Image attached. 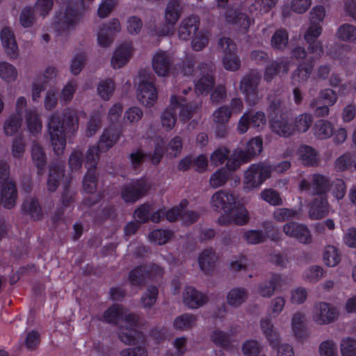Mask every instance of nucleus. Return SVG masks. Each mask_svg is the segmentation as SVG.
I'll return each instance as SVG.
<instances>
[{
  "instance_id": "obj_1",
  "label": "nucleus",
  "mask_w": 356,
  "mask_h": 356,
  "mask_svg": "<svg viewBox=\"0 0 356 356\" xmlns=\"http://www.w3.org/2000/svg\"><path fill=\"white\" fill-rule=\"evenodd\" d=\"M102 321L119 325V337L126 344L144 343L142 332L136 330L139 318L134 314L127 313L119 305H113L106 310Z\"/></svg>"
},
{
  "instance_id": "obj_2",
  "label": "nucleus",
  "mask_w": 356,
  "mask_h": 356,
  "mask_svg": "<svg viewBox=\"0 0 356 356\" xmlns=\"http://www.w3.org/2000/svg\"><path fill=\"white\" fill-rule=\"evenodd\" d=\"M78 128L76 113L74 111H69L65 115L64 122L61 124L60 117L58 114L50 116L48 123V132L51 138V143L54 153L61 155L65 148V133L74 131Z\"/></svg>"
},
{
  "instance_id": "obj_3",
  "label": "nucleus",
  "mask_w": 356,
  "mask_h": 356,
  "mask_svg": "<svg viewBox=\"0 0 356 356\" xmlns=\"http://www.w3.org/2000/svg\"><path fill=\"white\" fill-rule=\"evenodd\" d=\"M184 99L177 95H172L170 98V107L166 109L161 115V123L163 127L167 130L172 129L176 122L175 112L179 111V118L181 121L186 122L188 120L193 113L197 112L201 105L196 104L191 107L183 104Z\"/></svg>"
},
{
  "instance_id": "obj_4",
  "label": "nucleus",
  "mask_w": 356,
  "mask_h": 356,
  "mask_svg": "<svg viewBox=\"0 0 356 356\" xmlns=\"http://www.w3.org/2000/svg\"><path fill=\"white\" fill-rule=\"evenodd\" d=\"M194 63L192 60L183 63L181 72L184 76H201L195 83V90L200 94L208 93L213 86V79L211 67L207 64L202 65L198 69H193Z\"/></svg>"
},
{
  "instance_id": "obj_5",
  "label": "nucleus",
  "mask_w": 356,
  "mask_h": 356,
  "mask_svg": "<svg viewBox=\"0 0 356 356\" xmlns=\"http://www.w3.org/2000/svg\"><path fill=\"white\" fill-rule=\"evenodd\" d=\"M17 200L15 184L9 177V168L3 161H0V205L13 208Z\"/></svg>"
},
{
  "instance_id": "obj_6",
  "label": "nucleus",
  "mask_w": 356,
  "mask_h": 356,
  "mask_svg": "<svg viewBox=\"0 0 356 356\" xmlns=\"http://www.w3.org/2000/svg\"><path fill=\"white\" fill-rule=\"evenodd\" d=\"M82 15L72 6H67L56 13L54 19L55 30L60 35L69 34L80 22Z\"/></svg>"
},
{
  "instance_id": "obj_7",
  "label": "nucleus",
  "mask_w": 356,
  "mask_h": 356,
  "mask_svg": "<svg viewBox=\"0 0 356 356\" xmlns=\"http://www.w3.org/2000/svg\"><path fill=\"white\" fill-rule=\"evenodd\" d=\"M263 149L262 140L256 137L251 139L247 144L246 150H234L232 157L228 159L227 168L229 170H235L242 163L248 162L250 158L261 153Z\"/></svg>"
},
{
  "instance_id": "obj_8",
  "label": "nucleus",
  "mask_w": 356,
  "mask_h": 356,
  "mask_svg": "<svg viewBox=\"0 0 356 356\" xmlns=\"http://www.w3.org/2000/svg\"><path fill=\"white\" fill-rule=\"evenodd\" d=\"M216 1L218 8L224 9L222 15L225 21L227 24L234 26L240 31L245 32L253 23V20L246 14L234 8H226L229 0H216Z\"/></svg>"
},
{
  "instance_id": "obj_9",
  "label": "nucleus",
  "mask_w": 356,
  "mask_h": 356,
  "mask_svg": "<svg viewBox=\"0 0 356 356\" xmlns=\"http://www.w3.org/2000/svg\"><path fill=\"white\" fill-rule=\"evenodd\" d=\"M339 317V310L334 305L325 301L314 305L312 319L318 325H327L334 323Z\"/></svg>"
},
{
  "instance_id": "obj_10",
  "label": "nucleus",
  "mask_w": 356,
  "mask_h": 356,
  "mask_svg": "<svg viewBox=\"0 0 356 356\" xmlns=\"http://www.w3.org/2000/svg\"><path fill=\"white\" fill-rule=\"evenodd\" d=\"M271 166L265 164H254L245 172L243 187L246 191H251L259 187L273 172Z\"/></svg>"
},
{
  "instance_id": "obj_11",
  "label": "nucleus",
  "mask_w": 356,
  "mask_h": 356,
  "mask_svg": "<svg viewBox=\"0 0 356 356\" xmlns=\"http://www.w3.org/2000/svg\"><path fill=\"white\" fill-rule=\"evenodd\" d=\"M180 0H170L165 11V25L158 31L152 33V35L159 36L171 35L175 33V25L179 19L182 8Z\"/></svg>"
},
{
  "instance_id": "obj_12",
  "label": "nucleus",
  "mask_w": 356,
  "mask_h": 356,
  "mask_svg": "<svg viewBox=\"0 0 356 356\" xmlns=\"http://www.w3.org/2000/svg\"><path fill=\"white\" fill-rule=\"evenodd\" d=\"M323 31L322 25L319 23H310L304 38L308 44V54L309 59H318L323 53V44L317 39Z\"/></svg>"
},
{
  "instance_id": "obj_13",
  "label": "nucleus",
  "mask_w": 356,
  "mask_h": 356,
  "mask_svg": "<svg viewBox=\"0 0 356 356\" xmlns=\"http://www.w3.org/2000/svg\"><path fill=\"white\" fill-rule=\"evenodd\" d=\"M136 97L142 105L149 108L156 102L158 92L152 80L144 77L140 81L137 87Z\"/></svg>"
},
{
  "instance_id": "obj_14",
  "label": "nucleus",
  "mask_w": 356,
  "mask_h": 356,
  "mask_svg": "<svg viewBox=\"0 0 356 356\" xmlns=\"http://www.w3.org/2000/svg\"><path fill=\"white\" fill-rule=\"evenodd\" d=\"M250 216L245 207L236 202L225 213L218 218V222L225 225L234 223L237 225H244L249 221Z\"/></svg>"
},
{
  "instance_id": "obj_15",
  "label": "nucleus",
  "mask_w": 356,
  "mask_h": 356,
  "mask_svg": "<svg viewBox=\"0 0 356 356\" xmlns=\"http://www.w3.org/2000/svg\"><path fill=\"white\" fill-rule=\"evenodd\" d=\"M97 163L96 148H89L86 156V167L88 172L83 178V190L87 193H92L96 188V177L94 170Z\"/></svg>"
},
{
  "instance_id": "obj_16",
  "label": "nucleus",
  "mask_w": 356,
  "mask_h": 356,
  "mask_svg": "<svg viewBox=\"0 0 356 356\" xmlns=\"http://www.w3.org/2000/svg\"><path fill=\"white\" fill-rule=\"evenodd\" d=\"M151 187L146 179H140L124 186L122 197L125 202H135L145 195Z\"/></svg>"
},
{
  "instance_id": "obj_17",
  "label": "nucleus",
  "mask_w": 356,
  "mask_h": 356,
  "mask_svg": "<svg viewBox=\"0 0 356 356\" xmlns=\"http://www.w3.org/2000/svg\"><path fill=\"white\" fill-rule=\"evenodd\" d=\"M152 66L159 76H166L173 66V56L165 51H157L152 57Z\"/></svg>"
},
{
  "instance_id": "obj_18",
  "label": "nucleus",
  "mask_w": 356,
  "mask_h": 356,
  "mask_svg": "<svg viewBox=\"0 0 356 356\" xmlns=\"http://www.w3.org/2000/svg\"><path fill=\"white\" fill-rule=\"evenodd\" d=\"M260 78L259 72L254 70L241 81L240 90L250 103H254L257 99V87Z\"/></svg>"
},
{
  "instance_id": "obj_19",
  "label": "nucleus",
  "mask_w": 356,
  "mask_h": 356,
  "mask_svg": "<svg viewBox=\"0 0 356 356\" xmlns=\"http://www.w3.org/2000/svg\"><path fill=\"white\" fill-rule=\"evenodd\" d=\"M134 48L131 41H125L119 44L111 58V63L114 69H119L124 66L132 57Z\"/></svg>"
},
{
  "instance_id": "obj_20",
  "label": "nucleus",
  "mask_w": 356,
  "mask_h": 356,
  "mask_svg": "<svg viewBox=\"0 0 356 356\" xmlns=\"http://www.w3.org/2000/svg\"><path fill=\"white\" fill-rule=\"evenodd\" d=\"M120 29V24L117 19H112L108 23L104 24L97 34L98 44L102 47L110 46L113 42L114 36Z\"/></svg>"
},
{
  "instance_id": "obj_21",
  "label": "nucleus",
  "mask_w": 356,
  "mask_h": 356,
  "mask_svg": "<svg viewBox=\"0 0 356 356\" xmlns=\"http://www.w3.org/2000/svg\"><path fill=\"white\" fill-rule=\"evenodd\" d=\"M283 232L286 236L295 238L302 243L307 244L312 241L310 231L305 225L294 222H287L283 226Z\"/></svg>"
},
{
  "instance_id": "obj_22",
  "label": "nucleus",
  "mask_w": 356,
  "mask_h": 356,
  "mask_svg": "<svg viewBox=\"0 0 356 356\" xmlns=\"http://www.w3.org/2000/svg\"><path fill=\"white\" fill-rule=\"evenodd\" d=\"M200 19L197 16L191 15L184 18L179 26L178 37L180 40H188L198 33Z\"/></svg>"
},
{
  "instance_id": "obj_23",
  "label": "nucleus",
  "mask_w": 356,
  "mask_h": 356,
  "mask_svg": "<svg viewBox=\"0 0 356 356\" xmlns=\"http://www.w3.org/2000/svg\"><path fill=\"white\" fill-rule=\"evenodd\" d=\"M236 196L226 191H218L211 197V206L216 210H222L225 213L236 203Z\"/></svg>"
},
{
  "instance_id": "obj_24",
  "label": "nucleus",
  "mask_w": 356,
  "mask_h": 356,
  "mask_svg": "<svg viewBox=\"0 0 356 356\" xmlns=\"http://www.w3.org/2000/svg\"><path fill=\"white\" fill-rule=\"evenodd\" d=\"M207 301V296L195 288L191 286L185 288L183 293V302L188 308L197 309L205 305Z\"/></svg>"
},
{
  "instance_id": "obj_25",
  "label": "nucleus",
  "mask_w": 356,
  "mask_h": 356,
  "mask_svg": "<svg viewBox=\"0 0 356 356\" xmlns=\"http://www.w3.org/2000/svg\"><path fill=\"white\" fill-rule=\"evenodd\" d=\"M266 122L265 115L262 112H257L254 114L245 113L239 120L238 130L241 134H244L247 131L249 124L253 127L260 128L266 124Z\"/></svg>"
},
{
  "instance_id": "obj_26",
  "label": "nucleus",
  "mask_w": 356,
  "mask_h": 356,
  "mask_svg": "<svg viewBox=\"0 0 356 356\" xmlns=\"http://www.w3.org/2000/svg\"><path fill=\"white\" fill-rule=\"evenodd\" d=\"M329 181L321 175H314L312 177V183L310 184L307 180L303 179L299 185L301 191L308 190L312 193L324 194L328 190Z\"/></svg>"
},
{
  "instance_id": "obj_27",
  "label": "nucleus",
  "mask_w": 356,
  "mask_h": 356,
  "mask_svg": "<svg viewBox=\"0 0 356 356\" xmlns=\"http://www.w3.org/2000/svg\"><path fill=\"white\" fill-rule=\"evenodd\" d=\"M291 328L293 336L298 339L303 340L307 337L306 330V314L302 312L294 313L291 319Z\"/></svg>"
},
{
  "instance_id": "obj_28",
  "label": "nucleus",
  "mask_w": 356,
  "mask_h": 356,
  "mask_svg": "<svg viewBox=\"0 0 356 356\" xmlns=\"http://www.w3.org/2000/svg\"><path fill=\"white\" fill-rule=\"evenodd\" d=\"M330 210L327 199L323 196L316 197L311 204L309 216L311 219L317 220L327 216Z\"/></svg>"
},
{
  "instance_id": "obj_29",
  "label": "nucleus",
  "mask_w": 356,
  "mask_h": 356,
  "mask_svg": "<svg viewBox=\"0 0 356 356\" xmlns=\"http://www.w3.org/2000/svg\"><path fill=\"white\" fill-rule=\"evenodd\" d=\"M0 38L6 54L11 58H15L18 54V47L13 31L4 27L1 31Z\"/></svg>"
},
{
  "instance_id": "obj_30",
  "label": "nucleus",
  "mask_w": 356,
  "mask_h": 356,
  "mask_svg": "<svg viewBox=\"0 0 356 356\" xmlns=\"http://www.w3.org/2000/svg\"><path fill=\"white\" fill-rule=\"evenodd\" d=\"M289 69V62L285 59H280L273 61L266 66L264 79L266 81L270 82L273 78L280 73L286 74Z\"/></svg>"
},
{
  "instance_id": "obj_31",
  "label": "nucleus",
  "mask_w": 356,
  "mask_h": 356,
  "mask_svg": "<svg viewBox=\"0 0 356 356\" xmlns=\"http://www.w3.org/2000/svg\"><path fill=\"white\" fill-rule=\"evenodd\" d=\"M119 134L116 130L113 129H106L102 135L98 147H91L90 148H96L97 155L98 156V152H106L118 140Z\"/></svg>"
},
{
  "instance_id": "obj_32",
  "label": "nucleus",
  "mask_w": 356,
  "mask_h": 356,
  "mask_svg": "<svg viewBox=\"0 0 356 356\" xmlns=\"http://www.w3.org/2000/svg\"><path fill=\"white\" fill-rule=\"evenodd\" d=\"M270 127L273 133L282 137H289L295 134L293 125L284 118L271 120Z\"/></svg>"
},
{
  "instance_id": "obj_33",
  "label": "nucleus",
  "mask_w": 356,
  "mask_h": 356,
  "mask_svg": "<svg viewBox=\"0 0 356 356\" xmlns=\"http://www.w3.org/2000/svg\"><path fill=\"white\" fill-rule=\"evenodd\" d=\"M217 257L211 250H203L198 257V264L205 274L211 273L215 267Z\"/></svg>"
},
{
  "instance_id": "obj_34",
  "label": "nucleus",
  "mask_w": 356,
  "mask_h": 356,
  "mask_svg": "<svg viewBox=\"0 0 356 356\" xmlns=\"http://www.w3.org/2000/svg\"><path fill=\"white\" fill-rule=\"evenodd\" d=\"M197 317L192 314H184L176 317L173 321V327L179 331H188L197 324Z\"/></svg>"
},
{
  "instance_id": "obj_35",
  "label": "nucleus",
  "mask_w": 356,
  "mask_h": 356,
  "mask_svg": "<svg viewBox=\"0 0 356 356\" xmlns=\"http://www.w3.org/2000/svg\"><path fill=\"white\" fill-rule=\"evenodd\" d=\"M260 327L262 333L273 346L279 343L280 340V334L275 330L273 324L270 319H261L260 321Z\"/></svg>"
},
{
  "instance_id": "obj_36",
  "label": "nucleus",
  "mask_w": 356,
  "mask_h": 356,
  "mask_svg": "<svg viewBox=\"0 0 356 356\" xmlns=\"http://www.w3.org/2000/svg\"><path fill=\"white\" fill-rule=\"evenodd\" d=\"M336 35L341 41L356 44V27L353 24L341 25L338 28Z\"/></svg>"
},
{
  "instance_id": "obj_37",
  "label": "nucleus",
  "mask_w": 356,
  "mask_h": 356,
  "mask_svg": "<svg viewBox=\"0 0 356 356\" xmlns=\"http://www.w3.org/2000/svg\"><path fill=\"white\" fill-rule=\"evenodd\" d=\"M248 298V293L243 288H234L229 291L227 296V302L233 307L241 305Z\"/></svg>"
},
{
  "instance_id": "obj_38",
  "label": "nucleus",
  "mask_w": 356,
  "mask_h": 356,
  "mask_svg": "<svg viewBox=\"0 0 356 356\" xmlns=\"http://www.w3.org/2000/svg\"><path fill=\"white\" fill-rule=\"evenodd\" d=\"M26 124L29 131L33 136L40 134L42 124L38 114L34 110H29L26 114Z\"/></svg>"
},
{
  "instance_id": "obj_39",
  "label": "nucleus",
  "mask_w": 356,
  "mask_h": 356,
  "mask_svg": "<svg viewBox=\"0 0 356 356\" xmlns=\"http://www.w3.org/2000/svg\"><path fill=\"white\" fill-rule=\"evenodd\" d=\"M298 155L300 160L305 165H314L318 162V156L316 151L309 146H301L298 150Z\"/></svg>"
},
{
  "instance_id": "obj_40",
  "label": "nucleus",
  "mask_w": 356,
  "mask_h": 356,
  "mask_svg": "<svg viewBox=\"0 0 356 356\" xmlns=\"http://www.w3.org/2000/svg\"><path fill=\"white\" fill-rule=\"evenodd\" d=\"M18 76L16 67L6 61L0 62V79L6 83H10L15 81Z\"/></svg>"
},
{
  "instance_id": "obj_41",
  "label": "nucleus",
  "mask_w": 356,
  "mask_h": 356,
  "mask_svg": "<svg viewBox=\"0 0 356 356\" xmlns=\"http://www.w3.org/2000/svg\"><path fill=\"white\" fill-rule=\"evenodd\" d=\"M313 117L308 113H302L296 117L293 128L295 134L306 132L312 125Z\"/></svg>"
},
{
  "instance_id": "obj_42",
  "label": "nucleus",
  "mask_w": 356,
  "mask_h": 356,
  "mask_svg": "<svg viewBox=\"0 0 356 356\" xmlns=\"http://www.w3.org/2000/svg\"><path fill=\"white\" fill-rule=\"evenodd\" d=\"M323 259L324 264L329 267L336 266L341 261L338 250L333 245H327L325 248Z\"/></svg>"
},
{
  "instance_id": "obj_43",
  "label": "nucleus",
  "mask_w": 356,
  "mask_h": 356,
  "mask_svg": "<svg viewBox=\"0 0 356 356\" xmlns=\"http://www.w3.org/2000/svg\"><path fill=\"white\" fill-rule=\"evenodd\" d=\"M31 156L35 166L42 170L46 165L47 157L42 147L36 142L32 145Z\"/></svg>"
},
{
  "instance_id": "obj_44",
  "label": "nucleus",
  "mask_w": 356,
  "mask_h": 356,
  "mask_svg": "<svg viewBox=\"0 0 356 356\" xmlns=\"http://www.w3.org/2000/svg\"><path fill=\"white\" fill-rule=\"evenodd\" d=\"M63 168L60 166H52L49 170V175L47 180V189L54 192L57 188L60 179L63 177Z\"/></svg>"
},
{
  "instance_id": "obj_45",
  "label": "nucleus",
  "mask_w": 356,
  "mask_h": 356,
  "mask_svg": "<svg viewBox=\"0 0 356 356\" xmlns=\"http://www.w3.org/2000/svg\"><path fill=\"white\" fill-rule=\"evenodd\" d=\"M115 83L111 79L101 81L97 85V90L99 97L104 100H108L115 90Z\"/></svg>"
},
{
  "instance_id": "obj_46",
  "label": "nucleus",
  "mask_w": 356,
  "mask_h": 356,
  "mask_svg": "<svg viewBox=\"0 0 356 356\" xmlns=\"http://www.w3.org/2000/svg\"><path fill=\"white\" fill-rule=\"evenodd\" d=\"M314 134L319 139H326L333 133V127L327 121L318 120L314 125Z\"/></svg>"
},
{
  "instance_id": "obj_47",
  "label": "nucleus",
  "mask_w": 356,
  "mask_h": 356,
  "mask_svg": "<svg viewBox=\"0 0 356 356\" xmlns=\"http://www.w3.org/2000/svg\"><path fill=\"white\" fill-rule=\"evenodd\" d=\"M236 332V330L233 332L230 330L229 333H226L224 331L215 328L210 334L211 340L216 345L225 347L227 346L230 343V335Z\"/></svg>"
},
{
  "instance_id": "obj_48",
  "label": "nucleus",
  "mask_w": 356,
  "mask_h": 356,
  "mask_svg": "<svg viewBox=\"0 0 356 356\" xmlns=\"http://www.w3.org/2000/svg\"><path fill=\"white\" fill-rule=\"evenodd\" d=\"M312 72V66L310 65H300L292 74L293 84H299L305 83L309 77Z\"/></svg>"
},
{
  "instance_id": "obj_49",
  "label": "nucleus",
  "mask_w": 356,
  "mask_h": 356,
  "mask_svg": "<svg viewBox=\"0 0 356 356\" xmlns=\"http://www.w3.org/2000/svg\"><path fill=\"white\" fill-rule=\"evenodd\" d=\"M320 356H338L337 346L333 339L324 340L319 344Z\"/></svg>"
},
{
  "instance_id": "obj_50",
  "label": "nucleus",
  "mask_w": 356,
  "mask_h": 356,
  "mask_svg": "<svg viewBox=\"0 0 356 356\" xmlns=\"http://www.w3.org/2000/svg\"><path fill=\"white\" fill-rule=\"evenodd\" d=\"M172 233L169 230L156 229L149 234V240L157 245H163L172 237Z\"/></svg>"
},
{
  "instance_id": "obj_51",
  "label": "nucleus",
  "mask_w": 356,
  "mask_h": 356,
  "mask_svg": "<svg viewBox=\"0 0 356 356\" xmlns=\"http://www.w3.org/2000/svg\"><path fill=\"white\" fill-rule=\"evenodd\" d=\"M22 118L17 115L10 116L3 124V131L6 136H13L21 127Z\"/></svg>"
},
{
  "instance_id": "obj_52",
  "label": "nucleus",
  "mask_w": 356,
  "mask_h": 356,
  "mask_svg": "<svg viewBox=\"0 0 356 356\" xmlns=\"http://www.w3.org/2000/svg\"><path fill=\"white\" fill-rule=\"evenodd\" d=\"M23 209L34 220H38L41 217V208L38 202L35 199L30 198L26 200L23 204Z\"/></svg>"
},
{
  "instance_id": "obj_53",
  "label": "nucleus",
  "mask_w": 356,
  "mask_h": 356,
  "mask_svg": "<svg viewBox=\"0 0 356 356\" xmlns=\"http://www.w3.org/2000/svg\"><path fill=\"white\" fill-rule=\"evenodd\" d=\"M340 350L342 356H356V339L343 338L340 343Z\"/></svg>"
},
{
  "instance_id": "obj_54",
  "label": "nucleus",
  "mask_w": 356,
  "mask_h": 356,
  "mask_svg": "<svg viewBox=\"0 0 356 356\" xmlns=\"http://www.w3.org/2000/svg\"><path fill=\"white\" fill-rule=\"evenodd\" d=\"M209 34L205 31H199L192 38L191 47L194 51L202 50L208 44Z\"/></svg>"
},
{
  "instance_id": "obj_55",
  "label": "nucleus",
  "mask_w": 356,
  "mask_h": 356,
  "mask_svg": "<svg viewBox=\"0 0 356 356\" xmlns=\"http://www.w3.org/2000/svg\"><path fill=\"white\" fill-rule=\"evenodd\" d=\"M323 275V269L318 266H314L308 268L303 274L305 281L309 282H316Z\"/></svg>"
},
{
  "instance_id": "obj_56",
  "label": "nucleus",
  "mask_w": 356,
  "mask_h": 356,
  "mask_svg": "<svg viewBox=\"0 0 356 356\" xmlns=\"http://www.w3.org/2000/svg\"><path fill=\"white\" fill-rule=\"evenodd\" d=\"M228 178V174L225 169H220L211 175L209 180L210 186L216 188L223 186Z\"/></svg>"
},
{
  "instance_id": "obj_57",
  "label": "nucleus",
  "mask_w": 356,
  "mask_h": 356,
  "mask_svg": "<svg viewBox=\"0 0 356 356\" xmlns=\"http://www.w3.org/2000/svg\"><path fill=\"white\" fill-rule=\"evenodd\" d=\"M222 64L227 70L236 71L241 66L240 60L236 53L225 54L222 56Z\"/></svg>"
},
{
  "instance_id": "obj_58",
  "label": "nucleus",
  "mask_w": 356,
  "mask_h": 356,
  "mask_svg": "<svg viewBox=\"0 0 356 356\" xmlns=\"http://www.w3.org/2000/svg\"><path fill=\"white\" fill-rule=\"evenodd\" d=\"M288 34L284 30H278L272 37L271 44L273 47L282 49L288 43Z\"/></svg>"
},
{
  "instance_id": "obj_59",
  "label": "nucleus",
  "mask_w": 356,
  "mask_h": 356,
  "mask_svg": "<svg viewBox=\"0 0 356 356\" xmlns=\"http://www.w3.org/2000/svg\"><path fill=\"white\" fill-rule=\"evenodd\" d=\"M277 0H256L249 8L250 13L254 10H259L261 13H266L273 8Z\"/></svg>"
},
{
  "instance_id": "obj_60",
  "label": "nucleus",
  "mask_w": 356,
  "mask_h": 356,
  "mask_svg": "<svg viewBox=\"0 0 356 356\" xmlns=\"http://www.w3.org/2000/svg\"><path fill=\"white\" fill-rule=\"evenodd\" d=\"M298 212L293 209L286 208H279L274 211L273 218L278 222H284L290 219L295 218Z\"/></svg>"
},
{
  "instance_id": "obj_61",
  "label": "nucleus",
  "mask_w": 356,
  "mask_h": 356,
  "mask_svg": "<svg viewBox=\"0 0 356 356\" xmlns=\"http://www.w3.org/2000/svg\"><path fill=\"white\" fill-rule=\"evenodd\" d=\"M307 290L304 287L299 286L291 291L290 300L293 304L301 305L307 300Z\"/></svg>"
},
{
  "instance_id": "obj_62",
  "label": "nucleus",
  "mask_w": 356,
  "mask_h": 356,
  "mask_svg": "<svg viewBox=\"0 0 356 356\" xmlns=\"http://www.w3.org/2000/svg\"><path fill=\"white\" fill-rule=\"evenodd\" d=\"M76 87L77 84L74 81L67 82L61 90L60 102L64 104L69 103L73 98Z\"/></svg>"
},
{
  "instance_id": "obj_63",
  "label": "nucleus",
  "mask_w": 356,
  "mask_h": 356,
  "mask_svg": "<svg viewBox=\"0 0 356 356\" xmlns=\"http://www.w3.org/2000/svg\"><path fill=\"white\" fill-rule=\"evenodd\" d=\"M286 299L284 297L278 296L274 298L270 305V313L273 317L278 316L284 310L286 305Z\"/></svg>"
},
{
  "instance_id": "obj_64",
  "label": "nucleus",
  "mask_w": 356,
  "mask_h": 356,
  "mask_svg": "<svg viewBox=\"0 0 356 356\" xmlns=\"http://www.w3.org/2000/svg\"><path fill=\"white\" fill-rule=\"evenodd\" d=\"M260 351L261 346L254 340L247 341L242 346V352L245 356H257Z\"/></svg>"
}]
</instances>
